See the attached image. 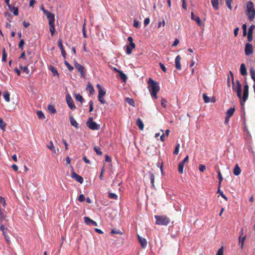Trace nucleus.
<instances>
[{"instance_id": "nucleus-1", "label": "nucleus", "mask_w": 255, "mask_h": 255, "mask_svg": "<svg viewBox=\"0 0 255 255\" xmlns=\"http://www.w3.org/2000/svg\"><path fill=\"white\" fill-rule=\"evenodd\" d=\"M230 74H231L232 77V89L233 90H236L237 97L240 99V104L242 106H244L245 103L247 101L249 97V85L248 83L246 82V84L244 86L243 89V96L242 97V85L240 83V81L238 80L236 81V83L237 86L235 85L234 80V75L233 73L230 71Z\"/></svg>"}, {"instance_id": "nucleus-2", "label": "nucleus", "mask_w": 255, "mask_h": 255, "mask_svg": "<svg viewBox=\"0 0 255 255\" xmlns=\"http://www.w3.org/2000/svg\"><path fill=\"white\" fill-rule=\"evenodd\" d=\"M147 84L151 97L155 99H157V94L160 90L158 83L154 81L152 78H150L147 82Z\"/></svg>"}, {"instance_id": "nucleus-3", "label": "nucleus", "mask_w": 255, "mask_h": 255, "mask_svg": "<svg viewBox=\"0 0 255 255\" xmlns=\"http://www.w3.org/2000/svg\"><path fill=\"white\" fill-rule=\"evenodd\" d=\"M246 13L250 21H253L255 18V8L252 1L247 2Z\"/></svg>"}, {"instance_id": "nucleus-4", "label": "nucleus", "mask_w": 255, "mask_h": 255, "mask_svg": "<svg viewBox=\"0 0 255 255\" xmlns=\"http://www.w3.org/2000/svg\"><path fill=\"white\" fill-rule=\"evenodd\" d=\"M156 224L158 225L167 226L170 223V219L165 216L155 215Z\"/></svg>"}, {"instance_id": "nucleus-5", "label": "nucleus", "mask_w": 255, "mask_h": 255, "mask_svg": "<svg viewBox=\"0 0 255 255\" xmlns=\"http://www.w3.org/2000/svg\"><path fill=\"white\" fill-rule=\"evenodd\" d=\"M0 230L2 232V235L4 236V239L6 240L7 243L8 244H10V241L9 240V237L8 236V234L9 233V230L6 228H4V226L3 224L0 225Z\"/></svg>"}, {"instance_id": "nucleus-6", "label": "nucleus", "mask_w": 255, "mask_h": 255, "mask_svg": "<svg viewBox=\"0 0 255 255\" xmlns=\"http://www.w3.org/2000/svg\"><path fill=\"white\" fill-rule=\"evenodd\" d=\"M74 66L75 68L78 71V72L80 73L81 76H85L86 72V70L84 67L82 65L79 64L76 61H74Z\"/></svg>"}, {"instance_id": "nucleus-7", "label": "nucleus", "mask_w": 255, "mask_h": 255, "mask_svg": "<svg viewBox=\"0 0 255 255\" xmlns=\"http://www.w3.org/2000/svg\"><path fill=\"white\" fill-rule=\"evenodd\" d=\"M66 102L69 107L72 110L76 109V106L74 103L71 96L69 94H67L66 96Z\"/></svg>"}, {"instance_id": "nucleus-8", "label": "nucleus", "mask_w": 255, "mask_h": 255, "mask_svg": "<svg viewBox=\"0 0 255 255\" xmlns=\"http://www.w3.org/2000/svg\"><path fill=\"white\" fill-rule=\"evenodd\" d=\"M58 46L59 47L61 51V54L63 56V57L64 59H66V52L65 50H64L63 44H62V40L61 38H59L57 42Z\"/></svg>"}, {"instance_id": "nucleus-9", "label": "nucleus", "mask_w": 255, "mask_h": 255, "mask_svg": "<svg viewBox=\"0 0 255 255\" xmlns=\"http://www.w3.org/2000/svg\"><path fill=\"white\" fill-rule=\"evenodd\" d=\"M245 54L249 56L253 53V48L252 45L250 43H247L245 46Z\"/></svg>"}, {"instance_id": "nucleus-10", "label": "nucleus", "mask_w": 255, "mask_h": 255, "mask_svg": "<svg viewBox=\"0 0 255 255\" xmlns=\"http://www.w3.org/2000/svg\"><path fill=\"white\" fill-rule=\"evenodd\" d=\"M84 222L89 226H97L98 224L96 222L93 221V220L91 219L88 217H84Z\"/></svg>"}, {"instance_id": "nucleus-11", "label": "nucleus", "mask_w": 255, "mask_h": 255, "mask_svg": "<svg viewBox=\"0 0 255 255\" xmlns=\"http://www.w3.org/2000/svg\"><path fill=\"white\" fill-rule=\"evenodd\" d=\"M44 14L46 15L47 18L48 19L49 24L55 23V15L53 13L48 11L44 13Z\"/></svg>"}, {"instance_id": "nucleus-12", "label": "nucleus", "mask_w": 255, "mask_h": 255, "mask_svg": "<svg viewBox=\"0 0 255 255\" xmlns=\"http://www.w3.org/2000/svg\"><path fill=\"white\" fill-rule=\"evenodd\" d=\"M71 177L73 179H74L76 181H77L78 182H79L81 184H82L84 181L83 177L82 176H80L79 175L77 174L75 172H73L72 173Z\"/></svg>"}, {"instance_id": "nucleus-13", "label": "nucleus", "mask_w": 255, "mask_h": 255, "mask_svg": "<svg viewBox=\"0 0 255 255\" xmlns=\"http://www.w3.org/2000/svg\"><path fill=\"white\" fill-rule=\"evenodd\" d=\"M191 18L193 20L197 22L198 26H200L202 25V22L200 17L198 15L194 14L193 12H191Z\"/></svg>"}, {"instance_id": "nucleus-14", "label": "nucleus", "mask_w": 255, "mask_h": 255, "mask_svg": "<svg viewBox=\"0 0 255 255\" xmlns=\"http://www.w3.org/2000/svg\"><path fill=\"white\" fill-rule=\"evenodd\" d=\"M87 127L92 130H99L100 128V125L97 124L95 122L91 123Z\"/></svg>"}, {"instance_id": "nucleus-15", "label": "nucleus", "mask_w": 255, "mask_h": 255, "mask_svg": "<svg viewBox=\"0 0 255 255\" xmlns=\"http://www.w3.org/2000/svg\"><path fill=\"white\" fill-rule=\"evenodd\" d=\"M181 57L180 55H177L175 60V67L177 70H180L181 69V66L180 64Z\"/></svg>"}, {"instance_id": "nucleus-16", "label": "nucleus", "mask_w": 255, "mask_h": 255, "mask_svg": "<svg viewBox=\"0 0 255 255\" xmlns=\"http://www.w3.org/2000/svg\"><path fill=\"white\" fill-rule=\"evenodd\" d=\"M138 241L141 246V247L143 249L145 248L147 246V241L145 239L142 238L139 235L137 236Z\"/></svg>"}, {"instance_id": "nucleus-17", "label": "nucleus", "mask_w": 255, "mask_h": 255, "mask_svg": "<svg viewBox=\"0 0 255 255\" xmlns=\"http://www.w3.org/2000/svg\"><path fill=\"white\" fill-rule=\"evenodd\" d=\"M69 120L71 125L75 127L76 128H79V126L77 122L76 121L75 119L72 116L69 117Z\"/></svg>"}, {"instance_id": "nucleus-18", "label": "nucleus", "mask_w": 255, "mask_h": 255, "mask_svg": "<svg viewBox=\"0 0 255 255\" xmlns=\"http://www.w3.org/2000/svg\"><path fill=\"white\" fill-rule=\"evenodd\" d=\"M240 73L243 76H246L247 75V69L246 67V65L244 63H242L241 65Z\"/></svg>"}, {"instance_id": "nucleus-19", "label": "nucleus", "mask_w": 255, "mask_h": 255, "mask_svg": "<svg viewBox=\"0 0 255 255\" xmlns=\"http://www.w3.org/2000/svg\"><path fill=\"white\" fill-rule=\"evenodd\" d=\"M74 97L75 99L80 102L81 104H83L85 102V100L80 94H75Z\"/></svg>"}, {"instance_id": "nucleus-20", "label": "nucleus", "mask_w": 255, "mask_h": 255, "mask_svg": "<svg viewBox=\"0 0 255 255\" xmlns=\"http://www.w3.org/2000/svg\"><path fill=\"white\" fill-rule=\"evenodd\" d=\"M241 172V170L238 164H236L233 170V173L235 175L238 176Z\"/></svg>"}, {"instance_id": "nucleus-21", "label": "nucleus", "mask_w": 255, "mask_h": 255, "mask_svg": "<svg viewBox=\"0 0 255 255\" xmlns=\"http://www.w3.org/2000/svg\"><path fill=\"white\" fill-rule=\"evenodd\" d=\"M136 124L140 130H142L143 129L144 124L140 118H138L137 119Z\"/></svg>"}, {"instance_id": "nucleus-22", "label": "nucleus", "mask_w": 255, "mask_h": 255, "mask_svg": "<svg viewBox=\"0 0 255 255\" xmlns=\"http://www.w3.org/2000/svg\"><path fill=\"white\" fill-rule=\"evenodd\" d=\"M135 44H134L133 47H132V46H130V44H128L126 46V53L128 55L130 54L132 52V50L133 49L135 48Z\"/></svg>"}, {"instance_id": "nucleus-23", "label": "nucleus", "mask_w": 255, "mask_h": 255, "mask_svg": "<svg viewBox=\"0 0 255 255\" xmlns=\"http://www.w3.org/2000/svg\"><path fill=\"white\" fill-rule=\"evenodd\" d=\"M211 3L215 10L219 9V0H211Z\"/></svg>"}, {"instance_id": "nucleus-24", "label": "nucleus", "mask_w": 255, "mask_h": 255, "mask_svg": "<svg viewBox=\"0 0 255 255\" xmlns=\"http://www.w3.org/2000/svg\"><path fill=\"white\" fill-rule=\"evenodd\" d=\"M235 111V108H231L228 109L226 112V115L228 116V118H230L231 116H232Z\"/></svg>"}, {"instance_id": "nucleus-25", "label": "nucleus", "mask_w": 255, "mask_h": 255, "mask_svg": "<svg viewBox=\"0 0 255 255\" xmlns=\"http://www.w3.org/2000/svg\"><path fill=\"white\" fill-rule=\"evenodd\" d=\"M55 23H50L49 25V30L50 32L51 33V36H53L54 34L55 31Z\"/></svg>"}, {"instance_id": "nucleus-26", "label": "nucleus", "mask_w": 255, "mask_h": 255, "mask_svg": "<svg viewBox=\"0 0 255 255\" xmlns=\"http://www.w3.org/2000/svg\"><path fill=\"white\" fill-rule=\"evenodd\" d=\"M49 70L51 71L53 76H57V77H59V74L56 68L51 66L49 68Z\"/></svg>"}, {"instance_id": "nucleus-27", "label": "nucleus", "mask_w": 255, "mask_h": 255, "mask_svg": "<svg viewBox=\"0 0 255 255\" xmlns=\"http://www.w3.org/2000/svg\"><path fill=\"white\" fill-rule=\"evenodd\" d=\"M3 96L6 102L10 101V94L7 91H5L3 92Z\"/></svg>"}, {"instance_id": "nucleus-28", "label": "nucleus", "mask_w": 255, "mask_h": 255, "mask_svg": "<svg viewBox=\"0 0 255 255\" xmlns=\"http://www.w3.org/2000/svg\"><path fill=\"white\" fill-rule=\"evenodd\" d=\"M126 102L129 105L132 106V107H134L135 106V105H134V100L131 99V98H126Z\"/></svg>"}, {"instance_id": "nucleus-29", "label": "nucleus", "mask_w": 255, "mask_h": 255, "mask_svg": "<svg viewBox=\"0 0 255 255\" xmlns=\"http://www.w3.org/2000/svg\"><path fill=\"white\" fill-rule=\"evenodd\" d=\"M106 92L105 89H99L98 91V98H100V97H104V96L106 95Z\"/></svg>"}, {"instance_id": "nucleus-30", "label": "nucleus", "mask_w": 255, "mask_h": 255, "mask_svg": "<svg viewBox=\"0 0 255 255\" xmlns=\"http://www.w3.org/2000/svg\"><path fill=\"white\" fill-rule=\"evenodd\" d=\"M217 173H218V179H219V186H219V188H220L221 185V182L223 180V177H222V174H221V172L220 169L218 170Z\"/></svg>"}, {"instance_id": "nucleus-31", "label": "nucleus", "mask_w": 255, "mask_h": 255, "mask_svg": "<svg viewBox=\"0 0 255 255\" xmlns=\"http://www.w3.org/2000/svg\"><path fill=\"white\" fill-rule=\"evenodd\" d=\"M250 73L251 76V78L253 79L254 82H255V70L253 67H251L250 68Z\"/></svg>"}, {"instance_id": "nucleus-32", "label": "nucleus", "mask_w": 255, "mask_h": 255, "mask_svg": "<svg viewBox=\"0 0 255 255\" xmlns=\"http://www.w3.org/2000/svg\"><path fill=\"white\" fill-rule=\"evenodd\" d=\"M119 76L124 82H126L127 80V77L126 75L124 74L122 71L119 73Z\"/></svg>"}, {"instance_id": "nucleus-33", "label": "nucleus", "mask_w": 255, "mask_h": 255, "mask_svg": "<svg viewBox=\"0 0 255 255\" xmlns=\"http://www.w3.org/2000/svg\"><path fill=\"white\" fill-rule=\"evenodd\" d=\"M48 111L52 114H55L56 113V110L54 107L52 105H49L48 106Z\"/></svg>"}, {"instance_id": "nucleus-34", "label": "nucleus", "mask_w": 255, "mask_h": 255, "mask_svg": "<svg viewBox=\"0 0 255 255\" xmlns=\"http://www.w3.org/2000/svg\"><path fill=\"white\" fill-rule=\"evenodd\" d=\"M184 166V164L181 162H180L178 164V171L181 174H182L183 173Z\"/></svg>"}, {"instance_id": "nucleus-35", "label": "nucleus", "mask_w": 255, "mask_h": 255, "mask_svg": "<svg viewBox=\"0 0 255 255\" xmlns=\"http://www.w3.org/2000/svg\"><path fill=\"white\" fill-rule=\"evenodd\" d=\"M217 193H219L220 195L226 201L228 200V198L224 194L223 191L220 190V188L218 186V189L217 190Z\"/></svg>"}, {"instance_id": "nucleus-36", "label": "nucleus", "mask_w": 255, "mask_h": 255, "mask_svg": "<svg viewBox=\"0 0 255 255\" xmlns=\"http://www.w3.org/2000/svg\"><path fill=\"white\" fill-rule=\"evenodd\" d=\"M246 237L244 236L243 237H241V236H240L239 237V245L241 246V248H243L244 246V243L246 239Z\"/></svg>"}, {"instance_id": "nucleus-37", "label": "nucleus", "mask_w": 255, "mask_h": 255, "mask_svg": "<svg viewBox=\"0 0 255 255\" xmlns=\"http://www.w3.org/2000/svg\"><path fill=\"white\" fill-rule=\"evenodd\" d=\"M111 233L112 234H120L122 235L123 233L119 229L114 228L112 230Z\"/></svg>"}, {"instance_id": "nucleus-38", "label": "nucleus", "mask_w": 255, "mask_h": 255, "mask_svg": "<svg viewBox=\"0 0 255 255\" xmlns=\"http://www.w3.org/2000/svg\"><path fill=\"white\" fill-rule=\"evenodd\" d=\"M37 116L39 119H45V116L41 111H38L37 112Z\"/></svg>"}, {"instance_id": "nucleus-39", "label": "nucleus", "mask_w": 255, "mask_h": 255, "mask_svg": "<svg viewBox=\"0 0 255 255\" xmlns=\"http://www.w3.org/2000/svg\"><path fill=\"white\" fill-rule=\"evenodd\" d=\"M108 197L109 198L112 199L118 200V195L117 194H116L115 193H109Z\"/></svg>"}, {"instance_id": "nucleus-40", "label": "nucleus", "mask_w": 255, "mask_h": 255, "mask_svg": "<svg viewBox=\"0 0 255 255\" xmlns=\"http://www.w3.org/2000/svg\"><path fill=\"white\" fill-rule=\"evenodd\" d=\"M167 101L166 99H164V98H162L161 100V106L165 109L166 108V107H167Z\"/></svg>"}, {"instance_id": "nucleus-41", "label": "nucleus", "mask_w": 255, "mask_h": 255, "mask_svg": "<svg viewBox=\"0 0 255 255\" xmlns=\"http://www.w3.org/2000/svg\"><path fill=\"white\" fill-rule=\"evenodd\" d=\"M6 58H7V54L6 53L5 48H3V50H2V61L5 62L6 61Z\"/></svg>"}, {"instance_id": "nucleus-42", "label": "nucleus", "mask_w": 255, "mask_h": 255, "mask_svg": "<svg viewBox=\"0 0 255 255\" xmlns=\"http://www.w3.org/2000/svg\"><path fill=\"white\" fill-rule=\"evenodd\" d=\"M6 127V124L4 123L3 120L0 117V128L4 130V128Z\"/></svg>"}, {"instance_id": "nucleus-43", "label": "nucleus", "mask_w": 255, "mask_h": 255, "mask_svg": "<svg viewBox=\"0 0 255 255\" xmlns=\"http://www.w3.org/2000/svg\"><path fill=\"white\" fill-rule=\"evenodd\" d=\"M82 33H83V36L85 38H87L88 37V36L86 34V23L85 22H84V23L83 24V26H82Z\"/></svg>"}, {"instance_id": "nucleus-44", "label": "nucleus", "mask_w": 255, "mask_h": 255, "mask_svg": "<svg viewBox=\"0 0 255 255\" xmlns=\"http://www.w3.org/2000/svg\"><path fill=\"white\" fill-rule=\"evenodd\" d=\"M232 1L233 0H225L226 5L230 10L232 9L231 4Z\"/></svg>"}, {"instance_id": "nucleus-45", "label": "nucleus", "mask_w": 255, "mask_h": 255, "mask_svg": "<svg viewBox=\"0 0 255 255\" xmlns=\"http://www.w3.org/2000/svg\"><path fill=\"white\" fill-rule=\"evenodd\" d=\"M203 98L205 103H207L210 102V98L208 97L206 94H203Z\"/></svg>"}, {"instance_id": "nucleus-46", "label": "nucleus", "mask_w": 255, "mask_h": 255, "mask_svg": "<svg viewBox=\"0 0 255 255\" xmlns=\"http://www.w3.org/2000/svg\"><path fill=\"white\" fill-rule=\"evenodd\" d=\"M150 180H151V186L154 187V175L153 173L150 172Z\"/></svg>"}, {"instance_id": "nucleus-47", "label": "nucleus", "mask_w": 255, "mask_h": 255, "mask_svg": "<svg viewBox=\"0 0 255 255\" xmlns=\"http://www.w3.org/2000/svg\"><path fill=\"white\" fill-rule=\"evenodd\" d=\"M64 64L70 71H73L74 69L73 67L70 65V64L67 61H64Z\"/></svg>"}, {"instance_id": "nucleus-48", "label": "nucleus", "mask_w": 255, "mask_h": 255, "mask_svg": "<svg viewBox=\"0 0 255 255\" xmlns=\"http://www.w3.org/2000/svg\"><path fill=\"white\" fill-rule=\"evenodd\" d=\"M87 90H88L89 91L90 94H93L94 92V87L92 85H91V84H89L87 86Z\"/></svg>"}, {"instance_id": "nucleus-49", "label": "nucleus", "mask_w": 255, "mask_h": 255, "mask_svg": "<svg viewBox=\"0 0 255 255\" xmlns=\"http://www.w3.org/2000/svg\"><path fill=\"white\" fill-rule=\"evenodd\" d=\"M105 172V170L104 169V166H103L101 169V173L99 175V178L101 181L104 180L103 175H104Z\"/></svg>"}, {"instance_id": "nucleus-50", "label": "nucleus", "mask_w": 255, "mask_h": 255, "mask_svg": "<svg viewBox=\"0 0 255 255\" xmlns=\"http://www.w3.org/2000/svg\"><path fill=\"white\" fill-rule=\"evenodd\" d=\"M179 147H180V144L179 143H177L175 145V149H174V151L173 152V154H175V155H177L179 153Z\"/></svg>"}, {"instance_id": "nucleus-51", "label": "nucleus", "mask_w": 255, "mask_h": 255, "mask_svg": "<svg viewBox=\"0 0 255 255\" xmlns=\"http://www.w3.org/2000/svg\"><path fill=\"white\" fill-rule=\"evenodd\" d=\"M20 68L21 70H23V72H24L27 74H28L29 72V70H28L27 66L23 67L22 65H20Z\"/></svg>"}, {"instance_id": "nucleus-52", "label": "nucleus", "mask_w": 255, "mask_h": 255, "mask_svg": "<svg viewBox=\"0 0 255 255\" xmlns=\"http://www.w3.org/2000/svg\"><path fill=\"white\" fill-rule=\"evenodd\" d=\"M94 150L98 155H101L103 154V152L100 150V148L97 146L94 147Z\"/></svg>"}, {"instance_id": "nucleus-53", "label": "nucleus", "mask_w": 255, "mask_h": 255, "mask_svg": "<svg viewBox=\"0 0 255 255\" xmlns=\"http://www.w3.org/2000/svg\"><path fill=\"white\" fill-rule=\"evenodd\" d=\"M24 44V41L23 39H21L19 44H18V47L19 48L22 50L23 48V45Z\"/></svg>"}, {"instance_id": "nucleus-54", "label": "nucleus", "mask_w": 255, "mask_h": 255, "mask_svg": "<svg viewBox=\"0 0 255 255\" xmlns=\"http://www.w3.org/2000/svg\"><path fill=\"white\" fill-rule=\"evenodd\" d=\"M243 28V35L244 36H245L247 35V25L246 24H244L242 26Z\"/></svg>"}, {"instance_id": "nucleus-55", "label": "nucleus", "mask_w": 255, "mask_h": 255, "mask_svg": "<svg viewBox=\"0 0 255 255\" xmlns=\"http://www.w3.org/2000/svg\"><path fill=\"white\" fill-rule=\"evenodd\" d=\"M128 41H129V43L128 44H130V46L133 47L134 46V44H135L133 42V38H132V37H131V36H129L128 38Z\"/></svg>"}, {"instance_id": "nucleus-56", "label": "nucleus", "mask_w": 255, "mask_h": 255, "mask_svg": "<svg viewBox=\"0 0 255 255\" xmlns=\"http://www.w3.org/2000/svg\"><path fill=\"white\" fill-rule=\"evenodd\" d=\"M133 25L135 28H139V27H140V26L139 22L138 21L136 20V19H134L133 20Z\"/></svg>"}, {"instance_id": "nucleus-57", "label": "nucleus", "mask_w": 255, "mask_h": 255, "mask_svg": "<svg viewBox=\"0 0 255 255\" xmlns=\"http://www.w3.org/2000/svg\"><path fill=\"white\" fill-rule=\"evenodd\" d=\"M89 112H91L93 111V102L92 100H91L89 102Z\"/></svg>"}, {"instance_id": "nucleus-58", "label": "nucleus", "mask_w": 255, "mask_h": 255, "mask_svg": "<svg viewBox=\"0 0 255 255\" xmlns=\"http://www.w3.org/2000/svg\"><path fill=\"white\" fill-rule=\"evenodd\" d=\"M255 28V25L252 24L250 26V27L249 28L248 33H253V31L254 29Z\"/></svg>"}, {"instance_id": "nucleus-59", "label": "nucleus", "mask_w": 255, "mask_h": 255, "mask_svg": "<svg viewBox=\"0 0 255 255\" xmlns=\"http://www.w3.org/2000/svg\"><path fill=\"white\" fill-rule=\"evenodd\" d=\"M47 147L50 150H53L55 148L53 143L51 141L50 142L49 144L47 145Z\"/></svg>"}, {"instance_id": "nucleus-60", "label": "nucleus", "mask_w": 255, "mask_h": 255, "mask_svg": "<svg viewBox=\"0 0 255 255\" xmlns=\"http://www.w3.org/2000/svg\"><path fill=\"white\" fill-rule=\"evenodd\" d=\"M78 201L79 202H83L85 201V198L83 194H80L78 197Z\"/></svg>"}, {"instance_id": "nucleus-61", "label": "nucleus", "mask_w": 255, "mask_h": 255, "mask_svg": "<svg viewBox=\"0 0 255 255\" xmlns=\"http://www.w3.org/2000/svg\"><path fill=\"white\" fill-rule=\"evenodd\" d=\"M223 248L221 247L218 250L216 255H223Z\"/></svg>"}, {"instance_id": "nucleus-62", "label": "nucleus", "mask_w": 255, "mask_h": 255, "mask_svg": "<svg viewBox=\"0 0 255 255\" xmlns=\"http://www.w3.org/2000/svg\"><path fill=\"white\" fill-rule=\"evenodd\" d=\"M159 66H160V68L162 69V70L164 72H165V73L166 72V68L163 64H162L161 63H159Z\"/></svg>"}, {"instance_id": "nucleus-63", "label": "nucleus", "mask_w": 255, "mask_h": 255, "mask_svg": "<svg viewBox=\"0 0 255 255\" xmlns=\"http://www.w3.org/2000/svg\"><path fill=\"white\" fill-rule=\"evenodd\" d=\"M199 169L200 171L204 172L206 170V166L204 165L201 164L199 166Z\"/></svg>"}, {"instance_id": "nucleus-64", "label": "nucleus", "mask_w": 255, "mask_h": 255, "mask_svg": "<svg viewBox=\"0 0 255 255\" xmlns=\"http://www.w3.org/2000/svg\"><path fill=\"white\" fill-rule=\"evenodd\" d=\"M99 101L103 104H106L107 103L106 101L104 99L103 97H100V98H98Z\"/></svg>"}]
</instances>
